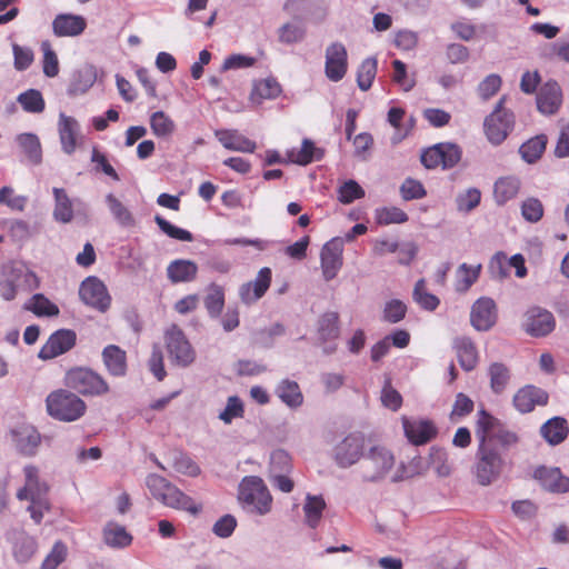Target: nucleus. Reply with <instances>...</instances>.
Wrapping results in <instances>:
<instances>
[{
	"label": "nucleus",
	"mask_w": 569,
	"mask_h": 569,
	"mask_svg": "<svg viewBox=\"0 0 569 569\" xmlns=\"http://www.w3.org/2000/svg\"><path fill=\"white\" fill-rule=\"evenodd\" d=\"M22 475L23 485L17 490L16 497L19 501L29 502L27 510L31 519L39 525L51 509L50 486L41 478L40 469L32 463L23 467Z\"/></svg>",
	"instance_id": "obj_1"
},
{
	"label": "nucleus",
	"mask_w": 569,
	"mask_h": 569,
	"mask_svg": "<svg viewBox=\"0 0 569 569\" xmlns=\"http://www.w3.org/2000/svg\"><path fill=\"white\" fill-rule=\"evenodd\" d=\"M146 486L152 498L164 507L184 511L191 516H198L202 510L201 503L197 502L193 498L160 475H148Z\"/></svg>",
	"instance_id": "obj_2"
},
{
	"label": "nucleus",
	"mask_w": 569,
	"mask_h": 569,
	"mask_svg": "<svg viewBox=\"0 0 569 569\" xmlns=\"http://www.w3.org/2000/svg\"><path fill=\"white\" fill-rule=\"evenodd\" d=\"M46 412L53 420L74 422L87 412L86 401L69 388H58L48 393L44 400Z\"/></svg>",
	"instance_id": "obj_3"
},
{
	"label": "nucleus",
	"mask_w": 569,
	"mask_h": 569,
	"mask_svg": "<svg viewBox=\"0 0 569 569\" xmlns=\"http://www.w3.org/2000/svg\"><path fill=\"white\" fill-rule=\"evenodd\" d=\"M507 467V456L499 450L498 446L478 445L473 475L480 486L487 487L497 481Z\"/></svg>",
	"instance_id": "obj_4"
},
{
	"label": "nucleus",
	"mask_w": 569,
	"mask_h": 569,
	"mask_svg": "<svg viewBox=\"0 0 569 569\" xmlns=\"http://www.w3.org/2000/svg\"><path fill=\"white\" fill-rule=\"evenodd\" d=\"M63 383L77 395L101 397L110 391L107 380L88 367H73L67 370Z\"/></svg>",
	"instance_id": "obj_5"
},
{
	"label": "nucleus",
	"mask_w": 569,
	"mask_h": 569,
	"mask_svg": "<svg viewBox=\"0 0 569 569\" xmlns=\"http://www.w3.org/2000/svg\"><path fill=\"white\" fill-rule=\"evenodd\" d=\"M506 97L499 99L495 110L485 119L487 139L495 146L501 144L515 126V114L503 107Z\"/></svg>",
	"instance_id": "obj_6"
},
{
	"label": "nucleus",
	"mask_w": 569,
	"mask_h": 569,
	"mask_svg": "<svg viewBox=\"0 0 569 569\" xmlns=\"http://www.w3.org/2000/svg\"><path fill=\"white\" fill-rule=\"evenodd\" d=\"M238 498L241 502L252 506L260 515H264L271 509L272 497L259 477H244L239 485Z\"/></svg>",
	"instance_id": "obj_7"
},
{
	"label": "nucleus",
	"mask_w": 569,
	"mask_h": 569,
	"mask_svg": "<svg viewBox=\"0 0 569 569\" xmlns=\"http://www.w3.org/2000/svg\"><path fill=\"white\" fill-rule=\"evenodd\" d=\"M164 341L170 359L179 367H189L196 360V351L184 332L171 325L164 333Z\"/></svg>",
	"instance_id": "obj_8"
},
{
	"label": "nucleus",
	"mask_w": 569,
	"mask_h": 569,
	"mask_svg": "<svg viewBox=\"0 0 569 569\" xmlns=\"http://www.w3.org/2000/svg\"><path fill=\"white\" fill-rule=\"evenodd\" d=\"M461 149L450 142H440L422 151L420 160L427 169H451L461 160Z\"/></svg>",
	"instance_id": "obj_9"
},
{
	"label": "nucleus",
	"mask_w": 569,
	"mask_h": 569,
	"mask_svg": "<svg viewBox=\"0 0 569 569\" xmlns=\"http://www.w3.org/2000/svg\"><path fill=\"white\" fill-rule=\"evenodd\" d=\"M393 463L395 458L389 450L379 447L371 448L362 465L363 479L377 481L383 478Z\"/></svg>",
	"instance_id": "obj_10"
},
{
	"label": "nucleus",
	"mask_w": 569,
	"mask_h": 569,
	"mask_svg": "<svg viewBox=\"0 0 569 569\" xmlns=\"http://www.w3.org/2000/svg\"><path fill=\"white\" fill-rule=\"evenodd\" d=\"M80 299L91 308L106 312L111 305V297L104 283L97 277L86 278L79 288Z\"/></svg>",
	"instance_id": "obj_11"
},
{
	"label": "nucleus",
	"mask_w": 569,
	"mask_h": 569,
	"mask_svg": "<svg viewBox=\"0 0 569 569\" xmlns=\"http://www.w3.org/2000/svg\"><path fill=\"white\" fill-rule=\"evenodd\" d=\"M9 437L17 451L26 457L34 456L41 443L40 432L30 423L14 426L10 429Z\"/></svg>",
	"instance_id": "obj_12"
},
{
	"label": "nucleus",
	"mask_w": 569,
	"mask_h": 569,
	"mask_svg": "<svg viewBox=\"0 0 569 569\" xmlns=\"http://www.w3.org/2000/svg\"><path fill=\"white\" fill-rule=\"evenodd\" d=\"M348 71V52L343 43L332 42L326 49L325 73L333 82L345 78Z\"/></svg>",
	"instance_id": "obj_13"
},
{
	"label": "nucleus",
	"mask_w": 569,
	"mask_h": 569,
	"mask_svg": "<svg viewBox=\"0 0 569 569\" xmlns=\"http://www.w3.org/2000/svg\"><path fill=\"white\" fill-rule=\"evenodd\" d=\"M77 335L71 329H59L50 335L39 351V358L50 360L61 356L76 346Z\"/></svg>",
	"instance_id": "obj_14"
},
{
	"label": "nucleus",
	"mask_w": 569,
	"mask_h": 569,
	"mask_svg": "<svg viewBox=\"0 0 569 569\" xmlns=\"http://www.w3.org/2000/svg\"><path fill=\"white\" fill-rule=\"evenodd\" d=\"M401 421L405 436L415 446L426 445L438 435L436 425L429 419H410L403 416Z\"/></svg>",
	"instance_id": "obj_15"
},
{
	"label": "nucleus",
	"mask_w": 569,
	"mask_h": 569,
	"mask_svg": "<svg viewBox=\"0 0 569 569\" xmlns=\"http://www.w3.org/2000/svg\"><path fill=\"white\" fill-rule=\"evenodd\" d=\"M532 477L546 491L569 492V477L565 476L558 467L539 466L533 470Z\"/></svg>",
	"instance_id": "obj_16"
},
{
	"label": "nucleus",
	"mask_w": 569,
	"mask_h": 569,
	"mask_svg": "<svg viewBox=\"0 0 569 569\" xmlns=\"http://www.w3.org/2000/svg\"><path fill=\"white\" fill-rule=\"evenodd\" d=\"M365 438L359 433L347 436L337 447L335 458L337 463L347 468L356 463L362 456Z\"/></svg>",
	"instance_id": "obj_17"
},
{
	"label": "nucleus",
	"mask_w": 569,
	"mask_h": 569,
	"mask_svg": "<svg viewBox=\"0 0 569 569\" xmlns=\"http://www.w3.org/2000/svg\"><path fill=\"white\" fill-rule=\"evenodd\" d=\"M271 279V269L268 267L261 268L254 280L243 283L239 288V297L241 301L246 305H251L258 301L269 289Z\"/></svg>",
	"instance_id": "obj_18"
},
{
	"label": "nucleus",
	"mask_w": 569,
	"mask_h": 569,
	"mask_svg": "<svg viewBox=\"0 0 569 569\" xmlns=\"http://www.w3.org/2000/svg\"><path fill=\"white\" fill-rule=\"evenodd\" d=\"M343 244L339 239H331L321 250V268L326 280L333 279L342 266Z\"/></svg>",
	"instance_id": "obj_19"
},
{
	"label": "nucleus",
	"mask_w": 569,
	"mask_h": 569,
	"mask_svg": "<svg viewBox=\"0 0 569 569\" xmlns=\"http://www.w3.org/2000/svg\"><path fill=\"white\" fill-rule=\"evenodd\" d=\"M497 320L496 303L490 298L478 299L470 313L471 325L479 331L489 330Z\"/></svg>",
	"instance_id": "obj_20"
},
{
	"label": "nucleus",
	"mask_w": 569,
	"mask_h": 569,
	"mask_svg": "<svg viewBox=\"0 0 569 569\" xmlns=\"http://www.w3.org/2000/svg\"><path fill=\"white\" fill-rule=\"evenodd\" d=\"M548 393L535 386H525L513 396V406L521 413L531 412L537 406H546L548 403Z\"/></svg>",
	"instance_id": "obj_21"
},
{
	"label": "nucleus",
	"mask_w": 569,
	"mask_h": 569,
	"mask_svg": "<svg viewBox=\"0 0 569 569\" xmlns=\"http://www.w3.org/2000/svg\"><path fill=\"white\" fill-rule=\"evenodd\" d=\"M556 320L553 315L540 308L527 312L526 331L532 337H545L553 331Z\"/></svg>",
	"instance_id": "obj_22"
},
{
	"label": "nucleus",
	"mask_w": 569,
	"mask_h": 569,
	"mask_svg": "<svg viewBox=\"0 0 569 569\" xmlns=\"http://www.w3.org/2000/svg\"><path fill=\"white\" fill-rule=\"evenodd\" d=\"M58 131L63 152L72 154L78 147L79 139H81L79 122L73 117L61 113L58 122Z\"/></svg>",
	"instance_id": "obj_23"
},
{
	"label": "nucleus",
	"mask_w": 569,
	"mask_h": 569,
	"mask_svg": "<svg viewBox=\"0 0 569 569\" xmlns=\"http://www.w3.org/2000/svg\"><path fill=\"white\" fill-rule=\"evenodd\" d=\"M562 103V92L556 81H548L537 93V107L543 114L556 113Z\"/></svg>",
	"instance_id": "obj_24"
},
{
	"label": "nucleus",
	"mask_w": 569,
	"mask_h": 569,
	"mask_svg": "<svg viewBox=\"0 0 569 569\" xmlns=\"http://www.w3.org/2000/svg\"><path fill=\"white\" fill-rule=\"evenodd\" d=\"M86 28V19L72 13H59L52 21L53 34L59 38L80 36Z\"/></svg>",
	"instance_id": "obj_25"
},
{
	"label": "nucleus",
	"mask_w": 569,
	"mask_h": 569,
	"mask_svg": "<svg viewBox=\"0 0 569 569\" xmlns=\"http://www.w3.org/2000/svg\"><path fill=\"white\" fill-rule=\"evenodd\" d=\"M218 141L228 150L238 152H254L257 144L236 129H219L214 131Z\"/></svg>",
	"instance_id": "obj_26"
},
{
	"label": "nucleus",
	"mask_w": 569,
	"mask_h": 569,
	"mask_svg": "<svg viewBox=\"0 0 569 569\" xmlns=\"http://www.w3.org/2000/svg\"><path fill=\"white\" fill-rule=\"evenodd\" d=\"M102 361L112 377H123L128 370L127 353L119 346L108 345L102 350Z\"/></svg>",
	"instance_id": "obj_27"
},
{
	"label": "nucleus",
	"mask_w": 569,
	"mask_h": 569,
	"mask_svg": "<svg viewBox=\"0 0 569 569\" xmlns=\"http://www.w3.org/2000/svg\"><path fill=\"white\" fill-rule=\"evenodd\" d=\"M198 266L188 259H176L167 267V277L171 283L191 282L197 278Z\"/></svg>",
	"instance_id": "obj_28"
},
{
	"label": "nucleus",
	"mask_w": 569,
	"mask_h": 569,
	"mask_svg": "<svg viewBox=\"0 0 569 569\" xmlns=\"http://www.w3.org/2000/svg\"><path fill=\"white\" fill-rule=\"evenodd\" d=\"M540 435L550 446L560 445L569 435L568 421L562 417H553L541 426Z\"/></svg>",
	"instance_id": "obj_29"
},
{
	"label": "nucleus",
	"mask_w": 569,
	"mask_h": 569,
	"mask_svg": "<svg viewBox=\"0 0 569 569\" xmlns=\"http://www.w3.org/2000/svg\"><path fill=\"white\" fill-rule=\"evenodd\" d=\"M36 539L24 531L14 532L12 536V555L20 563L28 562L37 552Z\"/></svg>",
	"instance_id": "obj_30"
},
{
	"label": "nucleus",
	"mask_w": 569,
	"mask_h": 569,
	"mask_svg": "<svg viewBox=\"0 0 569 569\" xmlns=\"http://www.w3.org/2000/svg\"><path fill=\"white\" fill-rule=\"evenodd\" d=\"M520 188L521 181L518 177H501L493 184V199L499 206H503L518 196Z\"/></svg>",
	"instance_id": "obj_31"
},
{
	"label": "nucleus",
	"mask_w": 569,
	"mask_h": 569,
	"mask_svg": "<svg viewBox=\"0 0 569 569\" xmlns=\"http://www.w3.org/2000/svg\"><path fill=\"white\" fill-rule=\"evenodd\" d=\"M500 426L501 423L496 417L483 409L480 410L475 426L478 445H492V436Z\"/></svg>",
	"instance_id": "obj_32"
},
{
	"label": "nucleus",
	"mask_w": 569,
	"mask_h": 569,
	"mask_svg": "<svg viewBox=\"0 0 569 569\" xmlns=\"http://www.w3.org/2000/svg\"><path fill=\"white\" fill-rule=\"evenodd\" d=\"M453 348L461 368L470 371L478 363V351L475 343L468 337H459L455 339Z\"/></svg>",
	"instance_id": "obj_33"
},
{
	"label": "nucleus",
	"mask_w": 569,
	"mask_h": 569,
	"mask_svg": "<svg viewBox=\"0 0 569 569\" xmlns=\"http://www.w3.org/2000/svg\"><path fill=\"white\" fill-rule=\"evenodd\" d=\"M281 93V86L273 78H267L254 82L250 93V101L254 104H260L264 100H271L279 97Z\"/></svg>",
	"instance_id": "obj_34"
},
{
	"label": "nucleus",
	"mask_w": 569,
	"mask_h": 569,
	"mask_svg": "<svg viewBox=\"0 0 569 569\" xmlns=\"http://www.w3.org/2000/svg\"><path fill=\"white\" fill-rule=\"evenodd\" d=\"M548 143L546 134H537L525 141L520 148L519 153L522 160L527 163H536L545 153Z\"/></svg>",
	"instance_id": "obj_35"
},
{
	"label": "nucleus",
	"mask_w": 569,
	"mask_h": 569,
	"mask_svg": "<svg viewBox=\"0 0 569 569\" xmlns=\"http://www.w3.org/2000/svg\"><path fill=\"white\" fill-rule=\"evenodd\" d=\"M23 309L32 312L34 316L57 317L60 313L59 307L49 300L43 293L33 295L23 306Z\"/></svg>",
	"instance_id": "obj_36"
},
{
	"label": "nucleus",
	"mask_w": 569,
	"mask_h": 569,
	"mask_svg": "<svg viewBox=\"0 0 569 569\" xmlns=\"http://www.w3.org/2000/svg\"><path fill=\"white\" fill-rule=\"evenodd\" d=\"M277 396L280 400L290 408H298L303 403V395L299 385L289 379L280 381L276 389Z\"/></svg>",
	"instance_id": "obj_37"
},
{
	"label": "nucleus",
	"mask_w": 569,
	"mask_h": 569,
	"mask_svg": "<svg viewBox=\"0 0 569 569\" xmlns=\"http://www.w3.org/2000/svg\"><path fill=\"white\" fill-rule=\"evenodd\" d=\"M326 507L327 505L322 496L307 495L303 513L306 523L310 528L315 529L319 526Z\"/></svg>",
	"instance_id": "obj_38"
},
{
	"label": "nucleus",
	"mask_w": 569,
	"mask_h": 569,
	"mask_svg": "<svg viewBox=\"0 0 569 569\" xmlns=\"http://www.w3.org/2000/svg\"><path fill=\"white\" fill-rule=\"evenodd\" d=\"M103 541L111 548H126L131 545L132 536L123 526L109 522L103 529Z\"/></svg>",
	"instance_id": "obj_39"
},
{
	"label": "nucleus",
	"mask_w": 569,
	"mask_h": 569,
	"mask_svg": "<svg viewBox=\"0 0 569 569\" xmlns=\"http://www.w3.org/2000/svg\"><path fill=\"white\" fill-rule=\"evenodd\" d=\"M482 266L480 263L471 266L462 263L456 271L455 288L458 292H467L478 280Z\"/></svg>",
	"instance_id": "obj_40"
},
{
	"label": "nucleus",
	"mask_w": 569,
	"mask_h": 569,
	"mask_svg": "<svg viewBox=\"0 0 569 569\" xmlns=\"http://www.w3.org/2000/svg\"><path fill=\"white\" fill-rule=\"evenodd\" d=\"M54 210L53 217L57 221L68 223L73 219V208L70 198L62 188H53Z\"/></svg>",
	"instance_id": "obj_41"
},
{
	"label": "nucleus",
	"mask_w": 569,
	"mask_h": 569,
	"mask_svg": "<svg viewBox=\"0 0 569 569\" xmlns=\"http://www.w3.org/2000/svg\"><path fill=\"white\" fill-rule=\"evenodd\" d=\"M18 144L32 164H39L42 160V149L39 138L33 133L18 136Z\"/></svg>",
	"instance_id": "obj_42"
},
{
	"label": "nucleus",
	"mask_w": 569,
	"mask_h": 569,
	"mask_svg": "<svg viewBox=\"0 0 569 569\" xmlns=\"http://www.w3.org/2000/svg\"><path fill=\"white\" fill-rule=\"evenodd\" d=\"M318 151L319 150L315 147V143L311 140L305 139L299 149H292L287 152L288 161L300 166H307L313 160H319L321 158L322 153L318 156L316 154Z\"/></svg>",
	"instance_id": "obj_43"
},
{
	"label": "nucleus",
	"mask_w": 569,
	"mask_h": 569,
	"mask_svg": "<svg viewBox=\"0 0 569 569\" xmlns=\"http://www.w3.org/2000/svg\"><path fill=\"white\" fill-rule=\"evenodd\" d=\"M339 316L337 312L323 313L318 322L319 339L323 342L335 340L339 337Z\"/></svg>",
	"instance_id": "obj_44"
},
{
	"label": "nucleus",
	"mask_w": 569,
	"mask_h": 569,
	"mask_svg": "<svg viewBox=\"0 0 569 569\" xmlns=\"http://www.w3.org/2000/svg\"><path fill=\"white\" fill-rule=\"evenodd\" d=\"M412 298L420 308L427 311H435L440 305L439 298L427 290L425 279H419L416 282Z\"/></svg>",
	"instance_id": "obj_45"
},
{
	"label": "nucleus",
	"mask_w": 569,
	"mask_h": 569,
	"mask_svg": "<svg viewBox=\"0 0 569 569\" xmlns=\"http://www.w3.org/2000/svg\"><path fill=\"white\" fill-rule=\"evenodd\" d=\"M150 128L158 138H168L176 130L174 121L163 111H156L150 116Z\"/></svg>",
	"instance_id": "obj_46"
},
{
	"label": "nucleus",
	"mask_w": 569,
	"mask_h": 569,
	"mask_svg": "<svg viewBox=\"0 0 569 569\" xmlns=\"http://www.w3.org/2000/svg\"><path fill=\"white\" fill-rule=\"evenodd\" d=\"M204 307L208 313L216 318L224 307V290L217 283H211L208 288V293L204 298Z\"/></svg>",
	"instance_id": "obj_47"
},
{
	"label": "nucleus",
	"mask_w": 569,
	"mask_h": 569,
	"mask_svg": "<svg viewBox=\"0 0 569 569\" xmlns=\"http://www.w3.org/2000/svg\"><path fill=\"white\" fill-rule=\"evenodd\" d=\"M378 61L376 58L365 59L357 72V83L360 90L367 91L371 88L376 78Z\"/></svg>",
	"instance_id": "obj_48"
},
{
	"label": "nucleus",
	"mask_w": 569,
	"mask_h": 569,
	"mask_svg": "<svg viewBox=\"0 0 569 569\" xmlns=\"http://www.w3.org/2000/svg\"><path fill=\"white\" fill-rule=\"evenodd\" d=\"M17 101L21 104L24 111L30 113H40L46 108V102L41 92L36 89H29L20 93Z\"/></svg>",
	"instance_id": "obj_49"
},
{
	"label": "nucleus",
	"mask_w": 569,
	"mask_h": 569,
	"mask_svg": "<svg viewBox=\"0 0 569 569\" xmlns=\"http://www.w3.org/2000/svg\"><path fill=\"white\" fill-rule=\"evenodd\" d=\"M490 377V387L495 393H501L510 380L509 369L500 362L490 365L488 369Z\"/></svg>",
	"instance_id": "obj_50"
},
{
	"label": "nucleus",
	"mask_w": 569,
	"mask_h": 569,
	"mask_svg": "<svg viewBox=\"0 0 569 569\" xmlns=\"http://www.w3.org/2000/svg\"><path fill=\"white\" fill-rule=\"evenodd\" d=\"M28 203V197L18 194L12 187L4 186L0 189V204L12 211H23Z\"/></svg>",
	"instance_id": "obj_51"
},
{
	"label": "nucleus",
	"mask_w": 569,
	"mask_h": 569,
	"mask_svg": "<svg viewBox=\"0 0 569 569\" xmlns=\"http://www.w3.org/2000/svg\"><path fill=\"white\" fill-rule=\"evenodd\" d=\"M376 220L382 226L405 223L408 221V214L398 207H383L376 210Z\"/></svg>",
	"instance_id": "obj_52"
},
{
	"label": "nucleus",
	"mask_w": 569,
	"mask_h": 569,
	"mask_svg": "<svg viewBox=\"0 0 569 569\" xmlns=\"http://www.w3.org/2000/svg\"><path fill=\"white\" fill-rule=\"evenodd\" d=\"M292 461L289 453L282 449L274 450L270 456L269 476L289 473Z\"/></svg>",
	"instance_id": "obj_53"
},
{
	"label": "nucleus",
	"mask_w": 569,
	"mask_h": 569,
	"mask_svg": "<svg viewBox=\"0 0 569 569\" xmlns=\"http://www.w3.org/2000/svg\"><path fill=\"white\" fill-rule=\"evenodd\" d=\"M154 222L160 228V230L166 233L168 237L180 240V241H187L190 242L193 240V236L190 231L181 229L179 227L173 226L169 221H167L163 217L157 214L154 217Z\"/></svg>",
	"instance_id": "obj_54"
},
{
	"label": "nucleus",
	"mask_w": 569,
	"mask_h": 569,
	"mask_svg": "<svg viewBox=\"0 0 569 569\" xmlns=\"http://www.w3.org/2000/svg\"><path fill=\"white\" fill-rule=\"evenodd\" d=\"M68 548L62 541H57L41 563V569H57L67 558Z\"/></svg>",
	"instance_id": "obj_55"
},
{
	"label": "nucleus",
	"mask_w": 569,
	"mask_h": 569,
	"mask_svg": "<svg viewBox=\"0 0 569 569\" xmlns=\"http://www.w3.org/2000/svg\"><path fill=\"white\" fill-rule=\"evenodd\" d=\"M481 192L477 188H470L457 197V208L459 211L470 212L480 204Z\"/></svg>",
	"instance_id": "obj_56"
},
{
	"label": "nucleus",
	"mask_w": 569,
	"mask_h": 569,
	"mask_svg": "<svg viewBox=\"0 0 569 569\" xmlns=\"http://www.w3.org/2000/svg\"><path fill=\"white\" fill-rule=\"evenodd\" d=\"M521 214L528 222H538L543 217L542 202L537 198H528L521 204Z\"/></svg>",
	"instance_id": "obj_57"
},
{
	"label": "nucleus",
	"mask_w": 569,
	"mask_h": 569,
	"mask_svg": "<svg viewBox=\"0 0 569 569\" xmlns=\"http://www.w3.org/2000/svg\"><path fill=\"white\" fill-rule=\"evenodd\" d=\"M381 402L392 411L399 410L402 406V396L391 386L390 379L385 381L381 390Z\"/></svg>",
	"instance_id": "obj_58"
},
{
	"label": "nucleus",
	"mask_w": 569,
	"mask_h": 569,
	"mask_svg": "<svg viewBox=\"0 0 569 569\" xmlns=\"http://www.w3.org/2000/svg\"><path fill=\"white\" fill-rule=\"evenodd\" d=\"M107 202L113 217L123 226L133 224L131 212L113 194L107 196Z\"/></svg>",
	"instance_id": "obj_59"
},
{
	"label": "nucleus",
	"mask_w": 569,
	"mask_h": 569,
	"mask_svg": "<svg viewBox=\"0 0 569 569\" xmlns=\"http://www.w3.org/2000/svg\"><path fill=\"white\" fill-rule=\"evenodd\" d=\"M41 48L43 51V73L49 78H53L59 73L58 57L52 50L50 42L43 41Z\"/></svg>",
	"instance_id": "obj_60"
},
{
	"label": "nucleus",
	"mask_w": 569,
	"mask_h": 569,
	"mask_svg": "<svg viewBox=\"0 0 569 569\" xmlns=\"http://www.w3.org/2000/svg\"><path fill=\"white\" fill-rule=\"evenodd\" d=\"M407 313V306L398 299L388 301L383 309V320L389 323L401 321Z\"/></svg>",
	"instance_id": "obj_61"
},
{
	"label": "nucleus",
	"mask_w": 569,
	"mask_h": 569,
	"mask_svg": "<svg viewBox=\"0 0 569 569\" xmlns=\"http://www.w3.org/2000/svg\"><path fill=\"white\" fill-rule=\"evenodd\" d=\"M518 441L519 438L515 432L503 429L501 426L492 436V442L498 446L499 450L506 456L510 447L517 445Z\"/></svg>",
	"instance_id": "obj_62"
},
{
	"label": "nucleus",
	"mask_w": 569,
	"mask_h": 569,
	"mask_svg": "<svg viewBox=\"0 0 569 569\" xmlns=\"http://www.w3.org/2000/svg\"><path fill=\"white\" fill-rule=\"evenodd\" d=\"M401 197L409 201L413 199H422L427 192L423 184L412 178H407L400 187Z\"/></svg>",
	"instance_id": "obj_63"
},
{
	"label": "nucleus",
	"mask_w": 569,
	"mask_h": 569,
	"mask_svg": "<svg viewBox=\"0 0 569 569\" xmlns=\"http://www.w3.org/2000/svg\"><path fill=\"white\" fill-rule=\"evenodd\" d=\"M305 34V28L297 23H286L279 29V40L288 44L301 41Z\"/></svg>",
	"instance_id": "obj_64"
}]
</instances>
